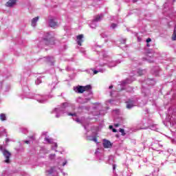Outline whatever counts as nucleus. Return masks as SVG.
<instances>
[{
	"label": "nucleus",
	"mask_w": 176,
	"mask_h": 176,
	"mask_svg": "<svg viewBox=\"0 0 176 176\" xmlns=\"http://www.w3.org/2000/svg\"><path fill=\"white\" fill-rule=\"evenodd\" d=\"M55 42L56 38H54V35H52L50 33H47L45 38V45L47 46H52L56 43Z\"/></svg>",
	"instance_id": "1"
},
{
	"label": "nucleus",
	"mask_w": 176,
	"mask_h": 176,
	"mask_svg": "<svg viewBox=\"0 0 176 176\" xmlns=\"http://www.w3.org/2000/svg\"><path fill=\"white\" fill-rule=\"evenodd\" d=\"M75 91L82 94L85 93V91H89V90H91V85H88L86 86L78 85L74 88Z\"/></svg>",
	"instance_id": "2"
},
{
	"label": "nucleus",
	"mask_w": 176,
	"mask_h": 176,
	"mask_svg": "<svg viewBox=\"0 0 176 176\" xmlns=\"http://www.w3.org/2000/svg\"><path fill=\"white\" fill-rule=\"evenodd\" d=\"M3 155L4 157H6L4 163H7L8 164H9V163H10V156H12V154L8 150L4 149L3 151Z\"/></svg>",
	"instance_id": "3"
},
{
	"label": "nucleus",
	"mask_w": 176,
	"mask_h": 176,
	"mask_svg": "<svg viewBox=\"0 0 176 176\" xmlns=\"http://www.w3.org/2000/svg\"><path fill=\"white\" fill-rule=\"evenodd\" d=\"M49 25L52 28H56V27H58V22L56 19H51L49 21Z\"/></svg>",
	"instance_id": "4"
},
{
	"label": "nucleus",
	"mask_w": 176,
	"mask_h": 176,
	"mask_svg": "<svg viewBox=\"0 0 176 176\" xmlns=\"http://www.w3.org/2000/svg\"><path fill=\"white\" fill-rule=\"evenodd\" d=\"M46 65L48 66L54 65V57L53 56H47L45 60Z\"/></svg>",
	"instance_id": "5"
},
{
	"label": "nucleus",
	"mask_w": 176,
	"mask_h": 176,
	"mask_svg": "<svg viewBox=\"0 0 176 176\" xmlns=\"http://www.w3.org/2000/svg\"><path fill=\"white\" fill-rule=\"evenodd\" d=\"M102 145L103 147L105 148H112V143L111 142V141L107 139L103 140Z\"/></svg>",
	"instance_id": "6"
},
{
	"label": "nucleus",
	"mask_w": 176,
	"mask_h": 176,
	"mask_svg": "<svg viewBox=\"0 0 176 176\" xmlns=\"http://www.w3.org/2000/svg\"><path fill=\"white\" fill-rule=\"evenodd\" d=\"M83 34H79L76 36L77 45H78V46H82V43H83Z\"/></svg>",
	"instance_id": "7"
},
{
	"label": "nucleus",
	"mask_w": 176,
	"mask_h": 176,
	"mask_svg": "<svg viewBox=\"0 0 176 176\" xmlns=\"http://www.w3.org/2000/svg\"><path fill=\"white\" fill-rule=\"evenodd\" d=\"M16 2H17V0H9L6 3V6L8 8H12L16 5Z\"/></svg>",
	"instance_id": "8"
},
{
	"label": "nucleus",
	"mask_w": 176,
	"mask_h": 176,
	"mask_svg": "<svg viewBox=\"0 0 176 176\" xmlns=\"http://www.w3.org/2000/svg\"><path fill=\"white\" fill-rule=\"evenodd\" d=\"M126 108L127 109H131L133 107H134V101L129 100V101L126 102Z\"/></svg>",
	"instance_id": "9"
},
{
	"label": "nucleus",
	"mask_w": 176,
	"mask_h": 176,
	"mask_svg": "<svg viewBox=\"0 0 176 176\" xmlns=\"http://www.w3.org/2000/svg\"><path fill=\"white\" fill-rule=\"evenodd\" d=\"M38 20H39V16H36L32 19V27H36V23H38Z\"/></svg>",
	"instance_id": "10"
},
{
	"label": "nucleus",
	"mask_w": 176,
	"mask_h": 176,
	"mask_svg": "<svg viewBox=\"0 0 176 176\" xmlns=\"http://www.w3.org/2000/svg\"><path fill=\"white\" fill-rule=\"evenodd\" d=\"M0 119L3 122V120H6V114L1 113L0 114Z\"/></svg>",
	"instance_id": "11"
},
{
	"label": "nucleus",
	"mask_w": 176,
	"mask_h": 176,
	"mask_svg": "<svg viewBox=\"0 0 176 176\" xmlns=\"http://www.w3.org/2000/svg\"><path fill=\"white\" fill-rule=\"evenodd\" d=\"M104 17V15H100V16H96L95 19L94 21H100V19H102Z\"/></svg>",
	"instance_id": "12"
},
{
	"label": "nucleus",
	"mask_w": 176,
	"mask_h": 176,
	"mask_svg": "<svg viewBox=\"0 0 176 176\" xmlns=\"http://www.w3.org/2000/svg\"><path fill=\"white\" fill-rule=\"evenodd\" d=\"M45 141H47V142L48 143V144H53V139H52V138H45Z\"/></svg>",
	"instance_id": "13"
},
{
	"label": "nucleus",
	"mask_w": 176,
	"mask_h": 176,
	"mask_svg": "<svg viewBox=\"0 0 176 176\" xmlns=\"http://www.w3.org/2000/svg\"><path fill=\"white\" fill-rule=\"evenodd\" d=\"M91 141H94V142H96V144H98V141L97 140V137H96V136L92 138Z\"/></svg>",
	"instance_id": "14"
},
{
	"label": "nucleus",
	"mask_w": 176,
	"mask_h": 176,
	"mask_svg": "<svg viewBox=\"0 0 176 176\" xmlns=\"http://www.w3.org/2000/svg\"><path fill=\"white\" fill-rule=\"evenodd\" d=\"M120 133H122V135H126V133H124V129H120Z\"/></svg>",
	"instance_id": "15"
},
{
	"label": "nucleus",
	"mask_w": 176,
	"mask_h": 176,
	"mask_svg": "<svg viewBox=\"0 0 176 176\" xmlns=\"http://www.w3.org/2000/svg\"><path fill=\"white\" fill-rule=\"evenodd\" d=\"M50 159H52V160L54 159V157H56V154H51V155H50Z\"/></svg>",
	"instance_id": "16"
},
{
	"label": "nucleus",
	"mask_w": 176,
	"mask_h": 176,
	"mask_svg": "<svg viewBox=\"0 0 176 176\" xmlns=\"http://www.w3.org/2000/svg\"><path fill=\"white\" fill-rule=\"evenodd\" d=\"M68 116H76V113H68Z\"/></svg>",
	"instance_id": "17"
},
{
	"label": "nucleus",
	"mask_w": 176,
	"mask_h": 176,
	"mask_svg": "<svg viewBox=\"0 0 176 176\" xmlns=\"http://www.w3.org/2000/svg\"><path fill=\"white\" fill-rule=\"evenodd\" d=\"M146 42L147 43H149V42H152V39L151 38H148L146 40Z\"/></svg>",
	"instance_id": "18"
},
{
	"label": "nucleus",
	"mask_w": 176,
	"mask_h": 176,
	"mask_svg": "<svg viewBox=\"0 0 176 176\" xmlns=\"http://www.w3.org/2000/svg\"><path fill=\"white\" fill-rule=\"evenodd\" d=\"M117 25H116V23H112V24H111V28H116Z\"/></svg>",
	"instance_id": "19"
},
{
	"label": "nucleus",
	"mask_w": 176,
	"mask_h": 176,
	"mask_svg": "<svg viewBox=\"0 0 176 176\" xmlns=\"http://www.w3.org/2000/svg\"><path fill=\"white\" fill-rule=\"evenodd\" d=\"M10 141V140H9V138H6V144H8Z\"/></svg>",
	"instance_id": "20"
},
{
	"label": "nucleus",
	"mask_w": 176,
	"mask_h": 176,
	"mask_svg": "<svg viewBox=\"0 0 176 176\" xmlns=\"http://www.w3.org/2000/svg\"><path fill=\"white\" fill-rule=\"evenodd\" d=\"M0 151H1V152H3V146H2L1 145H0Z\"/></svg>",
	"instance_id": "21"
},
{
	"label": "nucleus",
	"mask_w": 176,
	"mask_h": 176,
	"mask_svg": "<svg viewBox=\"0 0 176 176\" xmlns=\"http://www.w3.org/2000/svg\"><path fill=\"white\" fill-rule=\"evenodd\" d=\"M113 133H117L118 130H116V129H112Z\"/></svg>",
	"instance_id": "22"
},
{
	"label": "nucleus",
	"mask_w": 176,
	"mask_h": 176,
	"mask_svg": "<svg viewBox=\"0 0 176 176\" xmlns=\"http://www.w3.org/2000/svg\"><path fill=\"white\" fill-rule=\"evenodd\" d=\"M94 75H96V74H98V71H97V70H94Z\"/></svg>",
	"instance_id": "23"
},
{
	"label": "nucleus",
	"mask_w": 176,
	"mask_h": 176,
	"mask_svg": "<svg viewBox=\"0 0 176 176\" xmlns=\"http://www.w3.org/2000/svg\"><path fill=\"white\" fill-rule=\"evenodd\" d=\"M53 144L54 145L55 148H57L58 146L57 143L53 142Z\"/></svg>",
	"instance_id": "24"
},
{
	"label": "nucleus",
	"mask_w": 176,
	"mask_h": 176,
	"mask_svg": "<svg viewBox=\"0 0 176 176\" xmlns=\"http://www.w3.org/2000/svg\"><path fill=\"white\" fill-rule=\"evenodd\" d=\"M114 126H115V127H119V126H120V124H116Z\"/></svg>",
	"instance_id": "25"
},
{
	"label": "nucleus",
	"mask_w": 176,
	"mask_h": 176,
	"mask_svg": "<svg viewBox=\"0 0 176 176\" xmlns=\"http://www.w3.org/2000/svg\"><path fill=\"white\" fill-rule=\"evenodd\" d=\"M24 142H25V144H30V141H28V140H25Z\"/></svg>",
	"instance_id": "26"
},
{
	"label": "nucleus",
	"mask_w": 176,
	"mask_h": 176,
	"mask_svg": "<svg viewBox=\"0 0 176 176\" xmlns=\"http://www.w3.org/2000/svg\"><path fill=\"white\" fill-rule=\"evenodd\" d=\"M30 138H32V140H35V138L34 136H30Z\"/></svg>",
	"instance_id": "27"
},
{
	"label": "nucleus",
	"mask_w": 176,
	"mask_h": 176,
	"mask_svg": "<svg viewBox=\"0 0 176 176\" xmlns=\"http://www.w3.org/2000/svg\"><path fill=\"white\" fill-rule=\"evenodd\" d=\"M109 129H113V126H112V125H110L109 126Z\"/></svg>",
	"instance_id": "28"
},
{
	"label": "nucleus",
	"mask_w": 176,
	"mask_h": 176,
	"mask_svg": "<svg viewBox=\"0 0 176 176\" xmlns=\"http://www.w3.org/2000/svg\"><path fill=\"white\" fill-rule=\"evenodd\" d=\"M3 133H5L6 134V129H4V130L3 131Z\"/></svg>",
	"instance_id": "29"
},
{
	"label": "nucleus",
	"mask_w": 176,
	"mask_h": 176,
	"mask_svg": "<svg viewBox=\"0 0 176 176\" xmlns=\"http://www.w3.org/2000/svg\"><path fill=\"white\" fill-rule=\"evenodd\" d=\"M113 87V86H109V89H112Z\"/></svg>",
	"instance_id": "30"
},
{
	"label": "nucleus",
	"mask_w": 176,
	"mask_h": 176,
	"mask_svg": "<svg viewBox=\"0 0 176 176\" xmlns=\"http://www.w3.org/2000/svg\"><path fill=\"white\" fill-rule=\"evenodd\" d=\"M0 137H2V132L0 133Z\"/></svg>",
	"instance_id": "31"
},
{
	"label": "nucleus",
	"mask_w": 176,
	"mask_h": 176,
	"mask_svg": "<svg viewBox=\"0 0 176 176\" xmlns=\"http://www.w3.org/2000/svg\"><path fill=\"white\" fill-rule=\"evenodd\" d=\"M146 46H147L148 47H149V43H147Z\"/></svg>",
	"instance_id": "32"
},
{
	"label": "nucleus",
	"mask_w": 176,
	"mask_h": 176,
	"mask_svg": "<svg viewBox=\"0 0 176 176\" xmlns=\"http://www.w3.org/2000/svg\"><path fill=\"white\" fill-rule=\"evenodd\" d=\"M116 167H115V165L113 166V170H115Z\"/></svg>",
	"instance_id": "33"
},
{
	"label": "nucleus",
	"mask_w": 176,
	"mask_h": 176,
	"mask_svg": "<svg viewBox=\"0 0 176 176\" xmlns=\"http://www.w3.org/2000/svg\"><path fill=\"white\" fill-rule=\"evenodd\" d=\"M139 74H140V76L142 75V74H141V73H139Z\"/></svg>",
	"instance_id": "34"
},
{
	"label": "nucleus",
	"mask_w": 176,
	"mask_h": 176,
	"mask_svg": "<svg viewBox=\"0 0 176 176\" xmlns=\"http://www.w3.org/2000/svg\"><path fill=\"white\" fill-rule=\"evenodd\" d=\"M6 137H8V135H6Z\"/></svg>",
	"instance_id": "35"
},
{
	"label": "nucleus",
	"mask_w": 176,
	"mask_h": 176,
	"mask_svg": "<svg viewBox=\"0 0 176 176\" xmlns=\"http://www.w3.org/2000/svg\"><path fill=\"white\" fill-rule=\"evenodd\" d=\"M63 166H65V164H63Z\"/></svg>",
	"instance_id": "36"
}]
</instances>
